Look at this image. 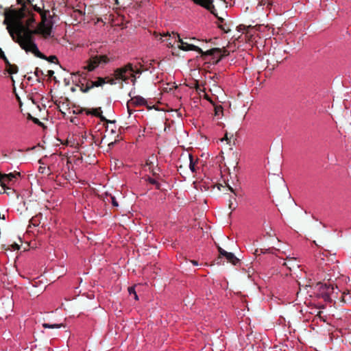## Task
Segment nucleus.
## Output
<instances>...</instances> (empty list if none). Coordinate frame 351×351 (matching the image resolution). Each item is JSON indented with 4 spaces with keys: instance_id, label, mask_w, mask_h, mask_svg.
Returning a JSON list of instances; mask_svg holds the SVG:
<instances>
[{
    "instance_id": "f257e3e1",
    "label": "nucleus",
    "mask_w": 351,
    "mask_h": 351,
    "mask_svg": "<svg viewBox=\"0 0 351 351\" xmlns=\"http://www.w3.org/2000/svg\"><path fill=\"white\" fill-rule=\"evenodd\" d=\"M25 16L24 9L21 8L19 10L10 9L5 12L4 23L7 25L11 37L20 47L26 52L34 53L36 56H40V51L32 40L34 30H30L31 24L34 23V19L29 17L24 25L21 19Z\"/></svg>"
},
{
    "instance_id": "f03ea898",
    "label": "nucleus",
    "mask_w": 351,
    "mask_h": 351,
    "mask_svg": "<svg viewBox=\"0 0 351 351\" xmlns=\"http://www.w3.org/2000/svg\"><path fill=\"white\" fill-rule=\"evenodd\" d=\"M110 61V58L107 55H99L91 58L88 64L84 66V69L88 71L95 70L99 66L106 64Z\"/></svg>"
},
{
    "instance_id": "7ed1b4c3",
    "label": "nucleus",
    "mask_w": 351,
    "mask_h": 351,
    "mask_svg": "<svg viewBox=\"0 0 351 351\" xmlns=\"http://www.w3.org/2000/svg\"><path fill=\"white\" fill-rule=\"evenodd\" d=\"M52 24L50 21L43 20L41 23L39 24L38 27L34 30V34H39L43 35L44 37L47 38L52 36Z\"/></svg>"
},
{
    "instance_id": "20e7f679",
    "label": "nucleus",
    "mask_w": 351,
    "mask_h": 351,
    "mask_svg": "<svg viewBox=\"0 0 351 351\" xmlns=\"http://www.w3.org/2000/svg\"><path fill=\"white\" fill-rule=\"evenodd\" d=\"M116 77L118 80L126 81L129 77H132V82L134 84L135 78L133 74V70L130 65L120 69L116 71Z\"/></svg>"
},
{
    "instance_id": "39448f33",
    "label": "nucleus",
    "mask_w": 351,
    "mask_h": 351,
    "mask_svg": "<svg viewBox=\"0 0 351 351\" xmlns=\"http://www.w3.org/2000/svg\"><path fill=\"white\" fill-rule=\"evenodd\" d=\"M317 295L322 297L325 301L330 300V295L334 291L333 288H330L326 285L317 284L316 286Z\"/></svg>"
},
{
    "instance_id": "423d86ee",
    "label": "nucleus",
    "mask_w": 351,
    "mask_h": 351,
    "mask_svg": "<svg viewBox=\"0 0 351 351\" xmlns=\"http://www.w3.org/2000/svg\"><path fill=\"white\" fill-rule=\"evenodd\" d=\"M176 37L178 38V42L180 45H178V48L183 51H195L198 52H202V50L199 47L197 46H195V45L192 43H189L186 41L183 40L180 38L178 35H176Z\"/></svg>"
},
{
    "instance_id": "0eeeda50",
    "label": "nucleus",
    "mask_w": 351,
    "mask_h": 351,
    "mask_svg": "<svg viewBox=\"0 0 351 351\" xmlns=\"http://www.w3.org/2000/svg\"><path fill=\"white\" fill-rule=\"evenodd\" d=\"M219 252L221 255L225 256L226 259L232 264L235 265L236 263L238 262V258H237V257L234 256L233 253L228 252L223 249H222L221 247H219Z\"/></svg>"
},
{
    "instance_id": "6e6552de",
    "label": "nucleus",
    "mask_w": 351,
    "mask_h": 351,
    "mask_svg": "<svg viewBox=\"0 0 351 351\" xmlns=\"http://www.w3.org/2000/svg\"><path fill=\"white\" fill-rule=\"evenodd\" d=\"M146 104H147V101L145 100V99H144L143 97H142L141 96L132 97H131L130 100L128 102V104L130 106H143V105H145Z\"/></svg>"
},
{
    "instance_id": "1a4fd4ad",
    "label": "nucleus",
    "mask_w": 351,
    "mask_h": 351,
    "mask_svg": "<svg viewBox=\"0 0 351 351\" xmlns=\"http://www.w3.org/2000/svg\"><path fill=\"white\" fill-rule=\"evenodd\" d=\"M14 178H15V176L13 173L9 174H1L0 175V183L1 185L4 188L7 184L11 182Z\"/></svg>"
},
{
    "instance_id": "9d476101",
    "label": "nucleus",
    "mask_w": 351,
    "mask_h": 351,
    "mask_svg": "<svg viewBox=\"0 0 351 351\" xmlns=\"http://www.w3.org/2000/svg\"><path fill=\"white\" fill-rule=\"evenodd\" d=\"M196 3L199 4L200 5L206 8V9H210L212 5V0H193Z\"/></svg>"
},
{
    "instance_id": "9b49d317",
    "label": "nucleus",
    "mask_w": 351,
    "mask_h": 351,
    "mask_svg": "<svg viewBox=\"0 0 351 351\" xmlns=\"http://www.w3.org/2000/svg\"><path fill=\"white\" fill-rule=\"evenodd\" d=\"M43 327L46 329H60L62 327H64V325L62 324H47V323H43L42 324Z\"/></svg>"
},
{
    "instance_id": "f8f14e48",
    "label": "nucleus",
    "mask_w": 351,
    "mask_h": 351,
    "mask_svg": "<svg viewBox=\"0 0 351 351\" xmlns=\"http://www.w3.org/2000/svg\"><path fill=\"white\" fill-rule=\"evenodd\" d=\"M5 62H6V63H7V64H8V66H9V67H8V69H7V71H8L10 75H12V74L16 73H17V69H16L15 66H14L11 65V64L9 63V62H8V60H5Z\"/></svg>"
},
{
    "instance_id": "ddd939ff",
    "label": "nucleus",
    "mask_w": 351,
    "mask_h": 351,
    "mask_svg": "<svg viewBox=\"0 0 351 351\" xmlns=\"http://www.w3.org/2000/svg\"><path fill=\"white\" fill-rule=\"evenodd\" d=\"M188 156H189V169L191 171V172H195V162L193 161V156L191 154H189Z\"/></svg>"
},
{
    "instance_id": "4468645a",
    "label": "nucleus",
    "mask_w": 351,
    "mask_h": 351,
    "mask_svg": "<svg viewBox=\"0 0 351 351\" xmlns=\"http://www.w3.org/2000/svg\"><path fill=\"white\" fill-rule=\"evenodd\" d=\"M128 293L130 295H132L135 300H138V295L136 292L135 288L132 287L128 288Z\"/></svg>"
},
{
    "instance_id": "2eb2a0df",
    "label": "nucleus",
    "mask_w": 351,
    "mask_h": 351,
    "mask_svg": "<svg viewBox=\"0 0 351 351\" xmlns=\"http://www.w3.org/2000/svg\"><path fill=\"white\" fill-rule=\"evenodd\" d=\"M105 83V81L100 78L97 81L93 82L92 86H99Z\"/></svg>"
},
{
    "instance_id": "dca6fc26",
    "label": "nucleus",
    "mask_w": 351,
    "mask_h": 351,
    "mask_svg": "<svg viewBox=\"0 0 351 351\" xmlns=\"http://www.w3.org/2000/svg\"><path fill=\"white\" fill-rule=\"evenodd\" d=\"M19 249H20V245L16 242H14L10 245V250L15 251V250H18Z\"/></svg>"
},
{
    "instance_id": "f3484780",
    "label": "nucleus",
    "mask_w": 351,
    "mask_h": 351,
    "mask_svg": "<svg viewBox=\"0 0 351 351\" xmlns=\"http://www.w3.org/2000/svg\"><path fill=\"white\" fill-rule=\"evenodd\" d=\"M39 171L42 173H47L48 171L45 167H40Z\"/></svg>"
},
{
    "instance_id": "a211bd4d",
    "label": "nucleus",
    "mask_w": 351,
    "mask_h": 351,
    "mask_svg": "<svg viewBox=\"0 0 351 351\" xmlns=\"http://www.w3.org/2000/svg\"><path fill=\"white\" fill-rule=\"evenodd\" d=\"M0 58H3L5 60H7V58L5 56V55L1 48H0Z\"/></svg>"
},
{
    "instance_id": "6ab92c4d",
    "label": "nucleus",
    "mask_w": 351,
    "mask_h": 351,
    "mask_svg": "<svg viewBox=\"0 0 351 351\" xmlns=\"http://www.w3.org/2000/svg\"><path fill=\"white\" fill-rule=\"evenodd\" d=\"M112 204L114 206H118V203L117 202V201L115 200V198L114 197H112Z\"/></svg>"
},
{
    "instance_id": "aec40b11",
    "label": "nucleus",
    "mask_w": 351,
    "mask_h": 351,
    "mask_svg": "<svg viewBox=\"0 0 351 351\" xmlns=\"http://www.w3.org/2000/svg\"><path fill=\"white\" fill-rule=\"evenodd\" d=\"M56 59V56H50L49 57V61L53 62Z\"/></svg>"
},
{
    "instance_id": "412c9836",
    "label": "nucleus",
    "mask_w": 351,
    "mask_h": 351,
    "mask_svg": "<svg viewBox=\"0 0 351 351\" xmlns=\"http://www.w3.org/2000/svg\"><path fill=\"white\" fill-rule=\"evenodd\" d=\"M191 263H192V264H193V265H198L197 262V261H191Z\"/></svg>"
},
{
    "instance_id": "4be33fe9",
    "label": "nucleus",
    "mask_w": 351,
    "mask_h": 351,
    "mask_svg": "<svg viewBox=\"0 0 351 351\" xmlns=\"http://www.w3.org/2000/svg\"><path fill=\"white\" fill-rule=\"evenodd\" d=\"M92 113H93V114H95V115H97V113L96 110H95V111H94V112H93Z\"/></svg>"
},
{
    "instance_id": "5701e85b",
    "label": "nucleus",
    "mask_w": 351,
    "mask_h": 351,
    "mask_svg": "<svg viewBox=\"0 0 351 351\" xmlns=\"http://www.w3.org/2000/svg\"><path fill=\"white\" fill-rule=\"evenodd\" d=\"M113 144H114V142H111V143H108V145L110 146V145H112Z\"/></svg>"
}]
</instances>
